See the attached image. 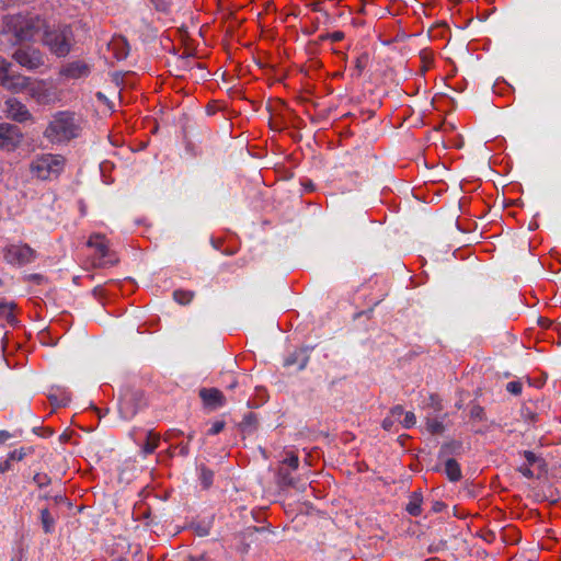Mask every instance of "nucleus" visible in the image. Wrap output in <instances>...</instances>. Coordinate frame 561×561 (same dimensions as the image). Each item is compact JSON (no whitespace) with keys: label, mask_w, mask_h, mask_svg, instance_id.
Here are the masks:
<instances>
[{"label":"nucleus","mask_w":561,"mask_h":561,"mask_svg":"<svg viewBox=\"0 0 561 561\" xmlns=\"http://www.w3.org/2000/svg\"><path fill=\"white\" fill-rule=\"evenodd\" d=\"M145 405L146 400L142 391L126 389L118 400L121 417L125 421H130Z\"/></svg>","instance_id":"nucleus-5"},{"label":"nucleus","mask_w":561,"mask_h":561,"mask_svg":"<svg viewBox=\"0 0 561 561\" xmlns=\"http://www.w3.org/2000/svg\"><path fill=\"white\" fill-rule=\"evenodd\" d=\"M427 431L431 434H442L445 431V426L442 421L436 419H428L426 422Z\"/></svg>","instance_id":"nucleus-27"},{"label":"nucleus","mask_w":561,"mask_h":561,"mask_svg":"<svg viewBox=\"0 0 561 561\" xmlns=\"http://www.w3.org/2000/svg\"><path fill=\"white\" fill-rule=\"evenodd\" d=\"M415 423H416L415 414L411 411L405 412L404 417L401 421L402 426L404 428H411L415 425Z\"/></svg>","instance_id":"nucleus-32"},{"label":"nucleus","mask_w":561,"mask_h":561,"mask_svg":"<svg viewBox=\"0 0 561 561\" xmlns=\"http://www.w3.org/2000/svg\"><path fill=\"white\" fill-rule=\"evenodd\" d=\"M23 140L20 127L9 123L0 124V150L14 151Z\"/></svg>","instance_id":"nucleus-10"},{"label":"nucleus","mask_w":561,"mask_h":561,"mask_svg":"<svg viewBox=\"0 0 561 561\" xmlns=\"http://www.w3.org/2000/svg\"><path fill=\"white\" fill-rule=\"evenodd\" d=\"M150 2L157 11L164 13L170 11L172 4V0H150Z\"/></svg>","instance_id":"nucleus-29"},{"label":"nucleus","mask_w":561,"mask_h":561,"mask_svg":"<svg viewBox=\"0 0 561 561\" xmlns=\"http://www.w3.org/2000/svg\"><path fill=\"white\" fill-rule=\"evenodd\" d=\"M329 36H330V41L336 43V42L343 41L345 37V34L342 31H335V32L329 33Z\"/></svg>","instance_id":"nucleus-40"},{"label":"nucleus","mask_w":561,"mask_h":561,"mask_svg":"<svg viewBox=\"0 0 561 561\" xmlns=\"http://www.w3.org/2000/svg\"><path fill=\"white\" fill-rule=\"evenodd\" d=\"M368 64H369V54L367 51H364L355 59V67H354L353 76L356 78H359L363 75V71L368 66Z\"/></svg>","instance_id":"nucleus-21"},{"label":"nucleus","mask_w":561,"mask_h":561,"mask_svg":"<svg viewBox=\"0 0 561 561\" xmlns=\"http://www.w3.org/2000/svg\"><path fill=\"white\" fill-rule=\"evenodd\" d=\"M435 399H436V397L432 394V396H431V400L434 402V401H435Z\"/></svg>","instance_id":"nucleus-56"},{"label":"nucleus","mask_w":561,"mask_h":561,"mask_svg":"<svg viewBox=\"0 0 561 561\" xmlns=\"http://www.w3.org/2000/svg\"><path fill=\"white\" fill-rule=\"evenodd\" d=\"M13 307H14L13 302H7L5 300L0 299V312L5 313L8 311V313L5 314V318L9 322H12L13 320H15L14 316L11 312Z\"/></svg>","instance_id":"nucleus-28"},{"label":"nucleus","mask_w":561,"mask_h":561,"mask_svg":"<svg viewBox=\"0 0 561 561\" xmlns=\"http://www.w3.org/2000/svg\"><path fill=\"white\" fill-rule=\"evenodd\" d=\"M304 33H305V34H311V33H312V31H311V30H308V31H305Z\"/></svg>","instance_id":"nucleus-55"},{"label":"nucleus","mask_w":561,"mask_h":561,"mask_svg":"<svg viewBox=\"0 0 561 561\" xmlns=\"http://www.w3.org/2000/svg\"><path fill=\"white\" fill-rule=\"evenodd\" d=\"M461 448V444L459 442H449L442 445L439 449L438 457L443 458L448 455L456 454Z\"/></svg>","instance_id":"nucleus-26"},{"label":"nucleus","mask_w":561,"mask_h":561,"mask_svg":"<svg viewBox=\"0 0 561 561\" xmlns=\"http://www.w3.org/2000/svg\"><path fill=\"white\" fill-rule=\"evenodd\" d=\"M327 39H330L329 33L322 34V35L319 36V42H323V41H327Z\"/></svg>","instance_id":"nucleus-51"},{"label":"nucleus","mask_w":561,"mask_h":561,"mask_svg":"<svg viewBox=\"0 0 561 561\" xmlns=\"http://www.w3.org/2000/svg\"><path fill=\"white\" fill-rule=\"evenodd\" d=\"M83 119L71 111H58L51 115L43 137L51 145H67L81 136Z\"/></svg>","instance_id":"nucleus-1"},{"label":"nucleus","mask_w":561,"mask_h":561,"mask_svg":"<svg viewBox=\"0 0 561 561\" xmlns=\"http://www.w3.org/2000/svg\"><path fill=\"white\" fill-rule=\"evenodd\" d=\"M87 245L93 248L98 255V265L100 267H108L118 263V257L108 249L106 239L101 234H93L89 238Z\"/></svg>","instance_id":"nucleus-9"},{"label":"nucleus","mask_w":561,"mask_h":561,"mask_svg":"<svg viewBox=\"0 0 561 561\" xmlns=\"http://www.w3.org/2000/svg\"><path fill=\"white\" fill-rule=\"evenodd\" d=\"M470 417L476 420H483L484 417V410L479 404H474L470 409Z\"/></svg>","instance_id":"nucleus-35"},{"label":"nucleus","mask_w":561,"mask_h":561,"mask_svg":"<svg viewBox=\"0 0 561 561\" xmlns=\"http://www.w3.org/2000/svg\"><path fill=\"white\" fill-rule=\"evenodd\" d=\"M25 456H26L25 449L19 448V449H14V450L10 451L8 454L7 459L11 462L12 461H21L24 459Z\"/></svg>","instance_id":"nucleus-33"},{"label":"nucleus","mask_w":561,"mask_h":561,"mask_svg":"<svg viewBox=\"0 0 561 561\" xmlns=\"http://www.w3.org/2000/svg\"><path fill=\"white\" fill-rule=\"evenodd\" d=\"M39 518L44 533L47 535L53 534L56 520L47 507L41 510Z\"/></svg>","instance_id":"nucleus-20"},{"label":"nucleus","mask_w":561,"mask_h":561,"mask_svg":"<svg viewBox=\"0 0 561 561\" xmlns=\"http://www.w3.org/2000/svg\"><path fill=\"white\" fill-rule=\"evenodd\" d=\"M506 390L514 396H518L522 393L523 385L519 381H510L506 385Z\"/></svg>","instance_id":"nucleus-34"},{"label":"nucleus","mask_w":561,"mask_h":561,"mask_svg":"<svg viewBox=\"0 0 561 561\" xmlns=\"http://www.w3.org/2000/svg\"><path fill=\"white\" fill-rule=\"evenodd\" d=\"M199 480L204 489L210 488L214 482V471L205 466H201Z\"/></svg>","instance_id":"nucleus-24"},{"label":"nucleus","mask_w":561,"mask_h":561,"mask_svg":"<svg viewBox=\"0 0 561 561\" xmlns=\"http://www.w3.org/2000/svg\"><path fill=\"white\" fill-rule=\"evenodd\" d=\"M33 481L36 483V485L38 488H44V486H47L48 484H50L51 482V479L48 474L46 473H36L34 477H33Z\"/></svg>","instance_id":"nucleus-31"},{"label":"nucleus","mask_w":561,"mask_h":561,"mask_svg":"<svg viewBox=\"0 0 561 561\" xmlns=\"http://www.w3.org/2000/svg\"><path fill=\"white\" fill-rule=\"evenodd\" d=\"M423 495L421 491H414L409 496V502L405 505V511L413 517L422 514Z\"/></svg>","instance_id":"nucleus-16"},{"label":"nucleus","mask_w":561,"mask_h":561,"mask_svg":"<svg viewBox=\"0 0 561 561\" xmlns=\"http://www.w3.org/2000/svg\"><path fill=\"white\" fill-rule=\"evenodd\" d=\"M53 500L56 504H60V503H64L66 502V497L61 494H56L53 496Z\"/></svg>","instance_id":"nucleus-47"},{"label":"nucleus","mask_w":561,"mask_h":561,"mask_svg":"<svg viewBox=\"0 0 561 561\" xmlns=\"http://www.w3.org/2000/svg\"><path fill=\"white\" fill-rule=\"evenodd\" d=\"M190 453V447H188V444H182L180 445V454L182 456H187Z\"/></svg>","instance_id":"nucleus-44"},{"label":"nucleus","mask_w":561,"mask_h":561,"mask_svg":"<svg viewBox=\"0 0 561 561\" xmlns=\"http://www.w3.org/2000/svg\"><path fill=\"white\" fill-rule=\"evenodd\" d=\"M11 62L0 56V87L13 93L24 91L30 84V78L20 73H11Z\"/></svg>","instance_id":"nucleus-7"},{"label":"nucleus","mask_w":561,"mask_h":561,"mask_svg":"<svg viewBox=\"0 0 561 561\" xmlns=\"http://www.w3.org/2000/svg\"><path fill=\"white\" fill-rule=\"evenodd\" d=\"M44 91V87L42 84H37L35 87H32L30 92L33 98H36L38 102H43L44 99L42 96V93Z\"/></svg>","instance_id":"nucleus-37"},{"label":"nucleus","mask_w":561,"mask_h":561,"mask_svg":"<svg viewBox=\"0 0 561 561\" xmlns=\"http://www.w3.org/2000/svg\"><path fill=\"white\" fill-rule=\"evenodd\" d=\"M268 529L264 526L248 527L244 531L245 537L253 539L256 535L265 534Z\"/></svg>","instance_id":"nucleus-30"},{"label":"nucleus","mask_w":561,"mask_h":561,"mask_svg":"<svg viewBox=\"0 0 561 561\" xmlns=\"http://www.w3.org/2000/svg\"><path fill=\"white\" fill-rule=\"evenodd\" d=\"M3 282L0 279V286H2Z\"/></svg>","instance_id":"nucleus-57"},{"label":"nucleus","mask_w":561,"mask_h":561,"mask_svg":"<svg viewBox=\"0 0 561 561\" xmlns=\"http://www.w3.org/2000/svg\"><path fill=\"white\" fill-rule=\"evenodd\" d=\"M257 415L254 412H248L243 415L242 421L239 424V427L244 434H252L257 428Z\"/></svg>","instance_id":"nucleus-19"},{"label":"nucleus","mask_w":561,"mask_h":561,"mask_svg":"<svg viewBox=\"0 0 561 561\" xmlns=\"http://www.w3.org/2000/svg\"><path fill=\"white\" fill-rule=\"evenodd\" d=\"M11 461H9L8 459L3 460L0 462V473H4L9 470H11Z\"/></svg>","instance_id":"nucleus-43"},{"label":"nucleus","mask_w":561,"mask_h":561,"mask_svg":"<svg viewBox=\"0 0 561 561\" xmlns=\"http://www.w3.org/2000/svg\"><path fill=\"white\" fill-rule=\"evenodd\" d=\"M393 424H394V419H392L391 416H388V417L383 419L381 426L386 431H391Z\"/></svg>","instance_id":"nucleus-41"},{"label":"nucleus","mask_w":561,"mask_h":561,"mask_svg":"<svg viewBox=\"0 0 561 561\" xmlns=\"http://www.w3.org/2000/svg\"><path fill=\"white\" fill-rule=\"evenodd\" d=\"M194 298V293L190 290L176 289L173 291V299L180 305H188Z\"/></svg>","instance_id":"nucleus-25"},{"label":"nucleus","mask_w":561,"mask_h":561,"mask_svg":"<svg viewBox=\"0 0 561 561\" xmlns=\"http://www.w3.org/2000/svg\"><path fill=\"white\" fill-rule=\"evenodd\" d=\"M290 469L279 466L276 473V483L282 489L293 488L304 490L305 482L298 477L293 476Z\"/></svg>","instance_id":"nucleus-14"},{"label":"nucleus","mask_w":561,"mask_h":561,"mask_svg":"<svg viewBox=\"0 0 561 561\" xmlns=\"http://www.w3.org/2000/svg\"><path fill=\"white\" fill-rule=\"evenodd\" d=\"M287 456L279 461V466L296 471L299 467V457L297 454L289 451Z\"/></svg>","instance_id":"nucleus-23"},{"label":"nucleus","mask_w":561,"mask_h":561,"mask_svg":"<svg viewBox=\"0 0 561 561\" xmlns=\"http://www.w3.org/2000/svg\"><path fill=\"white\" fill-rule=\"evenodd\" d=\"M4 261L14 266H23L33 263L37 259V252L27 243H13L3 249Z\"/></svg>","instance_id":"nucleus-6"},{"label":"nucleus","mask_w":561,"mask_h":561,"mask_svg":"<svg viewBox=\"0 0 561 561\" xmlns=\"http://www.w3.org/2000/svg\"><path fill=\"white\" fill-rule=\"evenodd\" d=\"M66 158L61 154L42 153L33 158L30 172L42 181L57 179L65 170Z\"/></svg>","instance_id":"nucleus-4"},{"label":"nucleus","mask_w":561,"mask_h":561,"mask_svg":"<svg viewBox=\"0 0 561 561\" xmlns=\"http://www.w3.org/2000/svg\"><path fill=\"white\" fill-rule=\"evenodd\" d=\"M30 279L34 280L37 284H41L42 280L44 279V276L41 274H31Z\"/></svg>","instance_id":"nucleus-45"},{"label":"nucleus","mask_w":561,"mask_h":561,"mask_svg":"<svg viewBox=\"0 0 561 561\" xmlns=\"http://www.w3.org/2000/svg\"><path fill=\"white\" fill-rule=\"evenodd\" d=\"M12 58L23 68L33 71L44 65L43 53L33 46H23L18 48Z\"/></svg>","instance_id":"nucleus-8"},{"label":"nucleus","mask_w":561,"mask_h":561,"mask_svg":"<svg viewBox=\"0 0 561 561\" xmlns=\"http://www.w3.org/2000/svg\"><path fill=\"white\" fill-rule=\"evenodd\" d=\"M404 413H405V412H404V410H403V407H402V405H400V404L394 405V407H393V408H391V410H390V416H391L392 419H394V420H396V419H398V417H400L401 415H404Z\"/></svg>","instance_id":"nucleus-39"},{"label":"nucleus","mask_w":561,"mask_h":561,"mask_svg":"<svg viewBox=\"0 0 561 561\" xmlns=\"http://www.w3.org/2000/svg\"><path fill=\"white\" fill-rule=\"evenodd\" d=\"M523 456L526 460V462L524 463L526 466H529V467L536 466L539 469H543V467L546 466L545 460L541 457L537 456L531 450H524Z\"/></svg>","instance_id":"nucleus-22"},{"label":"nucleus","mask_w":561,"mask_h":561,"mask_svg":"<svg viewBox=\"0 0 561 561\" xmlns=\"http://www.w3.org/2000/svg\"><path fill=\"white\" fill-rule=\"evenodd\" d=\"M309 363V354L307 350L299 348L290 353L285 359H284V366L285 367H291L297 366L298 370H302L307 367Z\"/></svg>","instance_id":"nucleus-15"},{"label":"nucleus","mask_w":561,"mask_h":561,"mask_svg":"<svg viewBox=\"0 0 561 561\" xmlns=\"http://www.w3.org/2000/svg\"><path fill=\"white\" fill-rule=\"evenodd\" d=\"M237 387H238V380H237V379H233V380L229 383L228 389L232 390V389H234V388H237Z\"/></svg>","instance_id":"nucleus-50"},{"label":"nucleus","mask_w":561,"mask_h":561,"mask_svg":"<svg viewBox=\"0 0 561 561\" xmlns=\"http://www.w3.org/2000/svg\"><path fill=\"white\" fill-rule=\"evenodd\" d=\"M305 188L306 191L311 192L314 190V184L311 181H309L308 183L305 184Z\"/></svg>","instance_id":"nucleus-48"},{"label":"nucleus","mask_w":561,"mask_h":561,"mask_svg":"<svg viewBox=\"0 0 561 561\" xmlns=\"http://www.w3.org/2000/svg\"><path fill=\"white\" fill-rule=\"evenodd\" d=\"M226 423L224 421H215L208 430V435H217L225 428Z\"/></svg>","instance_id":"nucleus-36"},{"label":"nucleus","mask_w":561,"mask_h":561,"mask_svg":"<svg viewBox=\"0 0 561 561\" xmlns=\"http://www.w3.org/2000/svg\"><path fill=\"white\" fill-rule=\"evenodd\" d=\"M187 437H188V440H192L194 438V433H190Z\"/></svg>","instance_id":"nucleus-54"},{"label":"nucleus","mask_w":561,"mask_h":561,"mask_svg":"<svg viewBox=\"0 0 561 561\" xmlns=\"http://www.w3.org/2000/svg\"><path fill=\"white\" fill-rule=\"evenodd\" d=\"M41 499H44V500H50L51 499L53 500V495L46 493V494L41 495Z\"/></svg>","instance_id":"nucleus-52"},{"label":"nucleus","mask_w":561,"mask_h":561,"mask_svg":"<svg viewBox=\"0 0 561 561\" xmlns=\"http://www.w3.org/2000/svg\"><path fill=\"white\" fill-rule=\"evenodd\" d=\"M160 443V435L153 431H147L146 433V440L144 445H141V454L142 457H147L148 455H151L154 453V450L158 448Z\"/></svg>","instance_id":"nucleus-17"},{"label":"nucleus","mask_w":561,"mask_h":561,"mask_svg":"<svg viewBox=\"0 0 561 561\" xmlns=\"http://www.w3.org/2000/svg\"><path fill=\"white\" fill-rule=\"evenodd\" d=\"M517 471L520 472L527 479H533L535 477L534 470H531L530 467L526 465H520L517 468Z\"/></svg>","instance_id":"nucleus-38"},{"label":"nucleus","mask_w":561,"mask_h":561,"mask_svg":"<svg viewBox=\"0 0 561 561\" xmlns=\"http://www.w3.org/2000/svg\"><path fill=\"white\" fill-rule=\"evenodd\" d=\"M445 473L451 482H457L462 478L460 465L454 458H448L445 461Z\"/></svg>","instance_id":"nucleus-18"},{"label":"nucleus","mask_w":561,"mask_h":561,"mask_svg":"<svg viewBox=\"0 0 561 561\" xmlns=\"http://www.w3.org/2000/svg\"><path fill=\"white\" fill-rule=\"evenodd\" d=\"M45 27L38 15L12 14L4 18L3 34L12 36V44L32 41Z\"/></svg>","instance_id":"nucleus-2"},{"label":"nucleus","mask_w":561,"mask_h":561,"mask_svg":"<svg viewBox=\"0 0 561 561\" xmlns=\"http://www.w3.org/2000/svg\"><path fill=\"white\" fill-rule=\"evenodd\" d=\"M198 396L204 405L210 410H217L226 404L224 393L217 388H201Z\"/></svg>","instance_id":"nucleus-13"},{"label":"nucleus","mask_w":561,"mask_h":561,"mask_svg":"<svg viewBox=\"0 0 561 561\" xmlns=\"http://www.w3.org/2000/svg\"><path fill=\"white\" fill-rule=\"evenodd\" d=\"M187 561H206V558L204 556L190 557V559Z\"/></svg>","instance_id":"nucleus-49"},{"label":"nucleus","mask_w":561,"mask_h":561,"mask_svg":"<svg viewBox=\"0 0 561 561\" xmlns=\"http://www.w3.org/2000/svg\"><path fill=\"white\" fill-rule=\"evenodd\" d=\"M96 96H98V99H102V98H104V94L102 92H98Z\"/></svg>","instance_id":"nucleus-53"},{"label":"nucleus","mask_w":561,"mask_h":561,"mask_svg":"<svg viewBox=\"0 0 561 561\" xmlns=\"http://www.w3.org/2000/svg\"><path fill=\"white\" fill-rule=\"evenodd\" d=\"M12 437H13V435L10 432H8L5 430H0V445L4 444L7 440H9Z\"/></svg>","instance_id":"nucleus-42"},{"label":"nucleus","mask_w":561,"mask_h":561,"mask_svg":"<svg viewBox=\"0 0 561 561\" xmlns=\"http://www.w3.org/2000/svg\"><path fill=\"white\" fill-rule=\"evenodd\" d=\"M445 504L443 502H435L433 505L434 512H442L445 508Z\"/></svg>","instance_id":"nucleus-46"},{"label":"nucleus","mask_w":561,"mask_h":561,"mask_svg":"<svg viewBox=\"0 0 561 561\" xmlns=\"http://www.w3.org/2000/svg\"><path fill=\"white\" fill-rule=\"evenodd\" d=\"M42 43L51 55L58 58L68 56L76 44L72 26L70 24H58L53 27H45Z\"/></svg>","instance_id":"nucleus-3"},{"label":"nucleus","mask_w":561,"mask_h":561,"mask_svg":"<svg viewBox=\"0 0 561 561\" xmlns=\"http://www.w3.org/2000/svg\"><path fill=\"white\" fill-rule=\"evenodd\" d=\"M92 66L84 60H72L65 64L59 69V76L67 80H78L88 78L91 73Z\"/></svg>","instance_id":"nucleus-11"},{"label":"nucleus","mask_w":561,"mask_h":561,"mask_svg":"<svg viewBox=\"0 0 561 561\" xmlns=\"http://www.w3.org/2000/svg\"><path fill=\"white\" fill-rule=\"evenodd\" d=\"M3 112L5 113L7 117L18 122V123H25L27 121H33V115L27 110L25 104H23L21 101H19L15 98H9L4 102Z\"/></svg>","instance_id":"nucleus-12"}]
</instances>
